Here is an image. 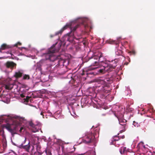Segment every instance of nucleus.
<instances>
[{
  "mask_svg": "<svg viewBox=\"0 0 155 155\" xmlns=\"http://www.w3.org/2000/svg\"><path fill=\"white\" fill-rule=\"evenodd\" d=\"M2 59V58L0 57V59Z\"/></svg>",
  "mask_w": 155,
  "mask_h": 155,
  "instance_id": "41",
  "label": "nucleus"
},
{
  "mask_svg": "<svg viewBox=\"0 0 155 155\" xmlns=\"http://www.w3.org/2000/svg\"><path fill=\"white\" fill-rule=\"evenodd\" d=\"M101 58H102V57L101 58V61H102V59H101ZM102 61H103L102 60ZM102 62V63L103 62Z\"/></svg>",
  "mask_w": 155,
  "mask_h": 155,
  "instance_id": "37",
  "label": "nucleus"
},
{
  "mask_svg": "<svg viewBox=\"0 0 155 155\" xmlns=\"http://www.w3.org/2000/svg\"><path fill=\"white\" fill-rule=\"evenodd\" d=\"M56 44V43L55 44H53L48 49V53L45 55L46 58L47 60H49L53 62L59 59V56L57 57L53 54L54 53L58 52L59 51V49H56L55 48Z\"/></svg>",
  "mask_w": 155,
  "mask_h": 155,
  "instance_id": "2",
  "label": "nucleus"
},
{
  "mask_svg": "<svg viewBox=\"0 0 155 155\" xmlns=\"http://www.w3.org/2000/svg\"><path fill=\"white\" fill-rule=\"evenodd\" d=\"M80 155H96L95 151H88L86 153L79 154Z\"/></svg>",
  "mask_w": 155,
  "mask_h": 155,
  "instance_id": "18",
  "label": "nucleus"
},
{
  "mask_svg": "<svg viewBox=\"0 0 155 155\" xmlns=\"http://www.w3.org/2000/svg\"><path fill=\"white\" fill-rule=\"evenodd\" d=\"M153 153H155V151H153Z\"/></svg>",
  "mask_w": 155,
  "mask_h": 155,
  "instance_id": "40",
  "label": "nucleus"
},
{
  "mask_svg": "<svg viewBox=\"0 0 155 155\" xmlns=\"http://www.w3.org/2000/svg\"><path fill=\"white\" fill-rule=\"evenodd\" d=\"M23 128L22 127H21L20 128V129L19 131H20L21 132V131H22V130H23Z\"/></svg>",
  "mask_w": 155,
  "mask_h": 155,
  "instance_id": "33",
  "label": "nucleus"
},
{
  "mask_svg": "<svg viewBox=\"0 0 155 155\" xmlns=\"http://www.w3.org/2000/svg\"><path fill=\"white\" fill-rule=\"evenodd\" d=\"M30 78V77H29V76L28 75H26V74H25L24 76H23V79H29Z\"/></svg>",
  "mask_w": 155,
  "mask_h": 155,
  "instance_id": "25",
  "label": "nucleus"
},
{
  "mask_svg": "<svg viewBox=\"0 0 155 155\" xmlns=\"http://www.w3.org/2000/svg\"><path fill=\"white\" fill-rule=\"evenodd\" d=\"M122 130H123V128H122ZM123 129H124V128H123Z\"/></svg>",
  "mask_w": 155,
  "mask_h": 155,
  "instance_id": "43",
  "label": "nucleus"
},
{
  "mask_svg": "<svg viewBox=\"0 0 155 155\" xmlns=\"http://www.w3.org/2000/svg\"><path fill=\"white\" fill-rule=\"evenodd\" d=\"M99 128L96 127L94 130L93 133L92 132H87L86 133L85 136L83 138V141L86 143L94 142L96 140L95 135H99Z\"/></svg>",
  "mask_w": 155,
  "mask_h": 155,
  "instance_id": "1",
  "label": "nucleus"
},
{
  "mask_svg": "<svg viewBox=\"0 0 155 155\" xmlns=\"http://www.w3.org/2000/svg\"><path fill=\"white\" fill-rule=\"evenodd\" d=\"M12 48L10 45H8L6 44H2L0 48V52H2V50H5L7 49H9Z\"/></svg>",
  "mask_w": 155,
  "mask_h": 155,
  "instance_id": "15",
  "label": "nucleus"
},
{
  "mask_svg": "<svg viewBox=\"0 0 155 155\" xmlns=\"http://www.w3.org/2000/svg\"><path fill=\"white\" fill-rule=\"evenodd\" d=\"M22 48H24V49H25V47H22Z\"/></svg>",
  "mask_w": 155,
  "mask_h": 155,
  "instance_id": "38",
  "label": "nucleus"
},
{
  "mask_svg": "<svg viewBox=\"0 0 155 155\" xmlns=\"http://www.w3.org/2000/svg\"><path fill=\"white\" fill-rule=\"evenodd\" d=\"M43 113L42 112L41 113V115H43Z\"/></svg>",
  "mask_w": 155,
  "mask_h": 155,
  "instance_id": "36",
  "label": "nucleus"
},
{
  "mask_svg": "<svg viewBox=\"0 0 155 155\" xmlns=\"http://www.w3.org/2000/svg\"><path fill=\"white\" fill-rule=\"evenodd\" d=\"M120 139L119 137H117V136L114 137L113 138V140L114 141H117Z\"/></svg>",
  "mask_w": 155,
  "mask_h": 155,
  "instance_id": "26",
  "label": "nucleus"
},
{
  "mask_svg": "<svg viewBox=\"0 0 155 155\" xmlns=\"http://www.w3.org/2000/svg\"><path fill=\"white\" fill-rule=\"evenodd\" d=\"M125 137V136L124 135H123V136H121V138L122 139H124Z\"/></svg>",
  "mask_w": 155,
  "mask_h": 155,
  "instance_id": "34",
  "label": "nucleus"
},
{
  "mask_svg": "<svg viewBox=\"0 0 155 155\" xmlns=\"http://www.w3.org/2000/svg\"><path fill=\"white\" fill-rule=\"evenodd\" d=\"M1 127L2 128L0 129V134L1 135L3 138L5 137L4 131L3 129L4 128H5L12 135H13L16 134L18 127L16 125L8 124H3L1 125Z\"/></svg>",
  "mask_w": 155,
  "mask_h": 155,
  "instance_id": "3",
  "label": "nucleus"
},
{
  "mask_svg": "<svg viewBox=\"0 0 155 155\" xmlns=\"http://www.w3.org/2000/svg\"><path fill=\"white\" fill-rule=\"evenodd\" d=\"M79 25L78 24L76 25L74 27L72 28L71 27V25L70 24H68L65 25L64 27H63L60 31L57 32L55 34L53 35H50V37L52 38L54 36L60 34H61L64 31L67 29V28L69 27H70L71 32V35H74L75 31L76 29L78 28Z\"/></svg>",
  "mask_w": 155,
  "mask_h": 155,
  "instance_id": "4",
  "label": "nucleus"
},
{
  "mask_svg": "<svg viewBox=\"0 0 155 155\" xmlns=\"http://www.w3.org/2000/svg\"><path fill=\"white\" fill-rule=\"evenodd\" d=\"M20 96L22 98H24V97H25V96L23 94H20Z\"/></svg>",
  "mask_w": 155,
  "mask_h": 155,
  "instance_id": "30",
  "label": "nucleus"
},
{
  "mask_svg": "<svg viewBox=\"0 0 155 155\" xmlns=\"http://www.w3.org/2000/svg\"><path fill=\"white\" fill-rule=\"evenodd\" d=\"M109 43L110 44H115L116 45V47H117L119 45H118V42H115L114 41H110L109 42Z\"/></svg>",
  "mask_w": 155,
  "mask_h": 155,
  "instance_id": "23",
  "label": "nucleus"
},
{
  "mask_svg": "<svg viewBox=\"0 0 155 155\" xmlns=\"http://www.w3.org/2000/svg\"><path fill=\"white\" fill-rule=\"evenodd\" d=\"M34 147L33 146H32V149H31L32 153H33L34 152Z\"/></svg>",
  "mask_w": 155,
  "mask_h": 155,
  "instance_id": "31",
  "label": "nucleus"
},
{
  "mask_svg": "<svg viewBox=\"0 0 155 155\" xmlns=\"http://www.w3.org/2000/svg\"><path fill=\"white\" fill-rule=\"evenodd\" d=\"M7 68L13 69L14 67H16V64L13 61H8L5 64Z\"/></svg>",
  "mask_w": 155,
  "mask_h": 155,
  "instance_id": "14",
  "label": "nucleus"
},
{
  "mask_svg": "<svg viewBox=\"0 0 155 155\" xmlns=\"http://www.w3.org/2000/svg\"><path fill=\"white\" fill-rule=\"evenodd\" d=\"M23 74V73L20 71L16 72L14 75V76L16 78H21Z\"/></svg>",
  "mask_w": 155,
  "mask_h": 155,
  "instance_id": "17",
  "label": "nucleus"
},
{
  "mask_svg": "<svg viewBox=\"0 0 155 155\" xmlns=\"http://www.w3.org/2000/svg\"><path fill=\"white\" fill-rule=\"evenodd\" d=\"M34 153H35V154L36 153V152H34Z\"/></svg>",
  "mask_w": 155,
  "mask_h": 155,
  "instance_id": "42",
  "label": "nucleus"
},
{
  "mask_svg": "<svg viewBox=\"0 0 155 155\" xmlns=\"http://www.w3.org/2000/svg\"><path fill=\"white\" fill-rule=\"evenodd\" d=\"M21 44L20 42H18L15 45V46H17L18 45H21Z\"/></svg>",
  "mask_w": 155,
  "mask_h": 155,
  "instance_id": "29",
  "label": "nucleus"
},
{
  "mask_svg": "<svg viewBox=\"0 0 155 155\" xmlns=\"http://www.w3.org/2000/svg\"><path fill=\"white\" fill-rule=\"evenodd\" d=\"M28 123L29 125L32 128V130L33 132L35 133L38 131V129L37 128L38 124H35L32 121H29Z\"/></svg>",
  "mask_w": 155,
  "mask_h": 155,
  "instance_id": "12",
  "label": "nucleus"
},
{
  "mask_svg": "<svg viewBox=\"0 0 155 155\" xmlns=\"http://www.w3.org/2000/svg\"><path fill=\"white\" fill-rule=\"evenodd\" d=\"M26 142V139L24 142L21 143V145H19V147L20 148H22L25 149L26 151L27 152H28L29 151L30 148L31 146L30 144V142H29L28 143L27 145H24L23 144L25 143Z\"/></svg>",
  "mask_w": 155,
  "mask_h": 155,
  "instance_id": "10",
  "label": "nucleus"
},
{
  "mask_svg": "<svg viewBox=\"0 0 155 155\" xmlns=\"http://www.w3.org/2000/svg\"><path fill=\"white\" fill-rule=\"evenodd\" d=\"M117 60L115 59L114 60L112 61L110 63L108 64V68H109V71L110 72L113 70L114 69H115L117 65Z\"/></svg>",
  "mask_w": 155,
  "mask_h": 155,
  "instance_id": "9",
  "label": "nucleus"
},
{
  "mask_svg": "<svg viewBox=\"0 0 155 155\" xmlns=\"http://www.w3.org/2000/svg\"><path fill=\"white\" fill-rule=\"evenodd\" d=\"M102 54H100L98 55H94L91 58H89L88 60V62L90 64L91 66H94L97 65L99 64V62H102L101 61V58L102 57Z\"/></svg>",
  "mask_w": 155,
  "mask_h": 155,
  "instance_id": "5",
  "label": "nucleus"
},
{
  "mask_svg": "<svg viewBox=\"0 0 155 155\" xmlns=\"http://www.w3.org/2000/svg\"><path fill=\"white\" fill-rule=\"evenodd\" d=\"M132 53H133V54H135V52H134V51H133L132 52Z\"/></svg>",
  "mask_w": 155,
  "mask_h": 155,
  "instance_id": "35",
  "label": "nucleus"
},
{
  "mask_svg": "<svg viewBox=\"0 0 155 155\" xmlns=\"http://www.w3.org/2000/svg\"><path fill=\"white\" fill-rule=\"evenodd\" d=\"M99 82L102 84L99 86L98 90L102 92L108 93L110 92L109 85L106 84L105 81L103 80H100Z\"/></svg>",
  "mask_w": 155,
  "mask_h": 155,
  "instance_id": "6",
  "label": "nucleus"
},
{
  "mask_svg": "<svg viewBox=\"0 0 155 155\" xmlns=\"http://www.w3.org/2000/svg\"><path fill=\"white\" fill-rule=\"evenodd\" d=\"M118 119L120 124L121 125L123 126L124 129L120 131V133H122L124 132L127 128V126L126 125L127 120L122 118H118Z\"/></svg>",
  "mask_w": 155,
  "mask_h": 155,
  "instance_id": "8",
  "label": "nucleus"
},
{
  "mask_svg": "<svg viewBox=\"0 0 155 155\" xmlns=\"http://www.w3.org/2000/svg\"><path fill=\"white\" fill-rule=\"evenodd\" d=\"M108 64L107 63L103 62L102 64V66L101 69L98 70L99 72L101 74H104L106 72H109V68L107 67Z\"/></svg>",
  "mask_w": 155,
  "mask_h": 155,
  "instance_id": "7",
  "label": "nucleus"
},
{
  "mask_svg": "<svg viewBox=\"0 0 155 155\" xmlns=\"http://www.w3.org/2000/svg\"><path fill=\"white\" fill-rule=\"evenodd\" d=\"M126 147H123L120 149V152L121 154H123L126 152Z\"/></svg>",
  "mask_w": 155,
  "mask_h": 155,
  "instance_id": "22",
  "label": "nucleus"
},
{
  "mask_svg": "<svg viewBox=\"0 0 155 155\" xmlns=\"http://www.w3.org/2000/svg\"><path fill=\"white\" fill-rule=\"evenodd\" d=\"M96 68L97 67L94 68L92 69H91L90 68H89L88 69H86L85 70H83L82 73H81V74L82 76L85 74H86L87 76H88L89 74H94V73L93 72L90 71Z\"/></svg>",
  "mask_w": 155,
  "mask_h": 155,
  "instance_id": "13",
  "label": "nucleus"
},
{
  "mask_svg": "<svg viewBox=\"0 0 155 155\" xmlns=\"http://www.w3.org/2000/svg\"><path fill=\"white\" fill-rule=\"evenodd\" d=\"M92 129H93V126L92 127Z\"/></svg>",
  "mask_w": 155,
  "mask_h": 155,
  "instance_id": "39",
  "label": "nucleus"
},
{
  "mask_svg": "<svg viewBox=\"0 0 155 155\" xmlns=\"http://www.w3.org/2000/svg\"><path fill=\"white\" fill-rule=\"evenodd\" d=\"M11 80V79H9L8 80H6L5 83V87L6 89L11 90L13 88V85L9 81Z\"/></svg>",
  "mask_w": 155,
  "mask_h": 155,
  "instance_id": "11",
  "label": "nucleus"
},
{
  "mask_svg": "<svg viewBox=\"0 0 155 155\" xmlns=\"http://www.w3.org/2000/svg\"><path fill=\"white\" fill-rule=\"evenodd\" d=\"M58 64L59 65L64 66V63L65 62V61L62 59H61L58 61Z\"/></svg>",
  "mask_w": 155,
  "mask_h": 155,
  "instance_id": "21",
  "label": "nucleus"
},
{
  "mask_svg": "<svg viewBox=\"0 0 155 155\" xmlns=\"http://www.w3.org/2000/svg\"><path fill=\"white\" fill-rule=\"evenodd\" d=\"M6 53H7V54H10L11 55V56H12V55H13V54L11 53V52H10L9 51H7V52H6Z\"/></svg>",
  "mask_w": 155,
  "mask_h": 155,
  "instance_id": "32",
  "label": "nucleus"
},
{
  "mask_svg": "<svg viewBox=\"0 0 155 155\" xmlns=\"http://www.w3.org/2000/svg\"><path fill=\"white\" fill-rule=\"evenodd\" d=\"M7 121H9L10 120H12L14 118L19 119L20 121L25 120L24 117H15L13 116L8 115L7 116Z\"/></svg>",
  "mask_w": 155,
  "mask_h": 155,
  "instance_id": "16",
  "label": "nucleus"
},
{
  "mask_svg": "<svg viewBox=\"0 0 155 155\" xmlns=\"http://www.w3.org/2000/svg\"><path fill=\"white\" fill-rule=\"evenodd\" d=\"M106 81L107 82L108 84H110L113 82V80L112 79L110 78H107Z\"/></svg>",
  "mask_w": 155,
  "mask_h": 155,
  "instance_id": "24",
  "label": "nucleus"
},
{
  "mask_svg": "<svg viewBox=\"0 0 155 155\" xmlns=\"http://www.w3.org/2000/svg\"><path fill=\"white\" fill-rule=\"evenodd\" d=\"M36 147L37 151L38 152L39 155H41L42 152L41 150V146L39 144H37L36 146Z\"/></svg>",
  "mask_w": 155,
  "mask_h": 155,
  "instance_id": "19",
  "label": "nucleus"
},
{
  "mask_svg": "<svg viewBox=\"0 0 155 155\" xmlns=\"http://www.w3.org/2000/svg\"><path fill=\"white\" fill-rule=\"evenodd\" d=\"M115 53L117 55H121L122 54L123 51L121 49H119L118 48L117 49V50L116 51Z\"/></svg>",
  "mask_w": 155,
  "mask_h": 155,
  "instance_id": "20",
  "label": "nucleus"
},
{
  "mask_svg": "<svg viewBox=\"0 0 155 155\" xmlns=\"http://www.w3.org/2000/svg\"><path fill=\"white\" fill-rule=\"evenodd\" d=\"M133 124L134 126L135 127H138V124L136 123L135 121H134L133 122Z\"/></svg>",
  "mask_w": 155,
  "mask_h": 155,
  "instance_id": "28",
  "label": "nucleus"
},
{
  "mask_svg": "<svg viewBox=\"0 0 155 155\" xmlns=\"http://www.w3.org/2000/svg\"><path fill=\"white\" fill-rule=\"evenodd\" d=\"M30 97L27 96L25 98H24V100H25L24 101L26 102H28L29 101V100L30 99Z\"/></svg>",
  "mask_w": 155,
  "mask_h": 155,
  "instance_id": "27",
  "label": "nucleus"
}]
</instances>
